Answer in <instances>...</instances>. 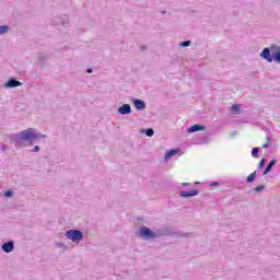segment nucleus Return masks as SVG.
<instances>
[{
    "instance_id": "obj_2",
    "label": "nucleus",
    "mask_w": 280,
    "mask_h": 280,
    "mask_svg": "<svg viewBox=\"0 0 280 280\" xmlns=\"http://www.w3.org/2000/svg\"><path fill=\"white\" fill-rule=\"evenodd\" d=\"M260 58L267 60V62H276V65H280V46L272 44L270 47H265L260 52Z\"/></svg>"
},
{
    "instance_id": "obj_6",
    "label": "nucleus",
    "mask_w": 280,
    "mask_h": 280,
    "mask_svg": "<svg viewBox=\"0 0 280 280\" xmlns=\"http://www.w3.org/2000/svg\"><path fill=\"white\" fill-rule=\"evenodd\" d=\"M16 86H23V83L19 80H16V78H10L4 84L3 88L4 89H16Z\"/></svg>"
},
{
    "instance_id": "obj_7",
    "label": "nucleus",
    "mask_w": 280,
    "mask_h": 280,
    "mask_svg": "<svg viewBox=\"0 0 280 280\" xmlns=\"http://www.w3.org/2000/svg\"><path fill=\"white\" fill-rule=\"evenodd\" d=\"M131 102H132L136 110H145V108H147L145 101H143L141 98H132Z\"/></svg>"
},
{
    "instance_id": "obj_27",
    "label": "nucleus",
    "mask_w": 280,
    "mask_h": 280,
    "mask_svg": "<svg viewBox=\"0 0 280 280\" xmlns=\"http://www.w3.org/2000/svg\"><path fill=\"white\" fill-rule=\"evenodd\" d=\"M220 185V183H218V182H212L211 184H210V187H218Z\"/></svg>"
},
{
    "instance_id": "obj_15",
    "label": "nucleus",
    "mask_w": 280,
    "mask_h": 280,
    "mask_svg": "<svg viewBox=\"0 0 280 280\" xmlns=\"http://www.w3.org/2000/svg\"><path fill=\"white\" fill-rule=\"evenodd\" d=\"M140 135H145V137H154V129L153 128L141 129Z\"/></svg>"
},
{
    "instance_id": "obj_30",
    "label": "nucleus",
    "mask_w": 280,
    "mask_h": 280,
    "mask_svg": "<svg viewBox=\"0 0 280 280\" xmlns=\"http://www.w3.org/2000/svg\"><path fill=\"white\" fill-rule=\"evenodd\" d=\"M57 246H58L59 248H65V243H58Z\"/></svg>"
},
{
    "instance_id": "obj_33",
    "label": "nucleus",
    "mask_w": 280,
    "mask_h": 280,
    "mask_svg": "<svg viewBox=\"0 0 280 280\" xmlns=\"http://www.w3.org/2000/svg\"><path fill=\"white\" fill-rule=\"evenodd\" d=\"M57 25H62V27H67V22H61V24H57Z\"/></svg>"
},
{
    "instance_id": "obj_12",
    "label": "nucleus",
    "mask_w": 280,
    "mask_h": 280,
    "mask_svg": "<svg viewBox=\"0 0 280 280\" xmlns=\"http://www.w3.org/2000/svg\"><path fill=\"white\" fill-rule=\"evenodd\" d=\"M51 59V56L45 55L43 52L37 54L36 60L39 65H45L47 61Z\"/></svg>"
},
{
    "instance_id": "obj_17",
    "label": "nucleus",
    "mask_w": 280,
    "mask_h": 280,
    "mask_svg": "<svg viewBox=\"0 0 280 280\" xmlns=\"http://www.w3.org/2000/svg\"><path fill=\"white\" fill-rule=\"evenodd\" d=\"M10 32V25H0V36Z\"/></svg>"
},
{
    "instance_id": "obj_11",
    "label": "nucleus",
    "mask_w": 280,
    "mask_h": 280,
    "mask_svg": "<svg viewBox=\"0 0 280 280\" xmlns=\"http://www.w3.org/2000/svg\"><path fill=\"white\" fill-rule=\"evenodd\" d=\"M202 130H207V127H206L205 125L195 124V125H192L191 127H189V128L187 129V133H188V135H191V133H194V132H200V131H202Z\"/></svg>"
},
{
    "instance_id": "obj_31",
    "label": "nucleus",
    "mask_w": 280,
    "mask_h": 280,
    "mask_svg": "<svg viewBox=\"0 0 280 280\" xmlns=\"http://www.w3.org/2000/svg\"><path fill=\"white\" fill-rule=\"evenodd\" d=\"M236 135H237V131H233V132L230 133V137L233 138V137H235Z\"/></svg>"
},
{
    "instance_id": "obj_20",
    "label": "nucleus",
    "mask_w": 280,
    "mask_h": 280,
    "mask_svg": "<svg viewBox=\"0 0 280 280\" xmlns=\"http://www.w3.org/2000/svg\"><path fill=\"white\" fill-rule=\"evenodd\" d=\"M261 149L259 147H255V148L252 149V156H253V159H257L259 156V151Z\"/></svg>"
},
{
    "instance_id": "obj_22",
    "label": "nucleus",
    "mask_w": 280,
    "mask_h": 280,
    "mask_svg": "<svg viewBox=\"0 0 280 280\" xmlns=\"http://www.w3.org/2000/svg\"><path fill=\"white\" fill-rule=\"evenodd\" d=\"M264 167H266V159H260L258 170H264Z\"/></svg>"
},
{
    "instance_id": "obj_21",
    "label": "nucleus",
    "mask_w": 280,
    "mask_h": 280,
    "mask_svg": "<svg viewBox=\"0 0 280 280\" xmlns=\"http://www.w3.org/2000/svg\"><path fill=\"white\" fill-rule=\"evenodd\" d=\"M179 47H182L183 49H185V47H191V40L180 42Z\"/></svg>"
},
{
    "instance_id": "obj_18",
    "label": "nucleus",
    "mask_w": 280,
    "mask_h": 280,
    "mask_svg": "<svg viewBox=\"0 0 280 280\" xmlns=\"http://www.w3.org/2000/svg\"><path fill=\"white\" fill-rule=\"evenodd\" d=\"M240 110H242V105H240V104H233V105L231 106V113L237 114V113H240Z\"/></svg>"
},
{
    "instance_id": "obj_25",
    "label": "nucleus",
    "mask_w": 280,
    "mask_h": 280,
    "mask_svg": "<svg viewBox=\"0 0 280 280\" xmlns=\"http://www.w3.org/2000/svg\"><path fill=\"white\" fill-rule=\"evenodd\" d=\"M179 237H186V238H189V237H194V234L192 233H180L178 234Z\"/></svg>"
},
{
    "instance_id": "obj_19",
    "label": "nucleus",
    "mask_w": 280,
    "mask_h": 280,
    "mask_svg": "<svg viewBox=\"0 0 280 280\" xmlns=\"http://www.w3.org/2000/svg\"><path fill=\"white\" fill-rule=\"evenodd\" d=\"M266 190V185H259L257 187H255L254 189H252V191H254V194H261V191Z\"/></svg>"
},
{
    "instance_id": "obj_8",
    "label": "nucleus",
    "mask_w": 280,
    "mask_h": 280,
    "mask_svg": "<svg viewBox=\"0 0 280 280\" xmlns=\"http://www.w3.org/2000/svg\"><path fill=\"white\" fill-rule=\"evenodd\" d=\"M198 194H200V190L198 189L179 191L180 198H194L195 196H198Z\"/></svg>"
},
{
    "instance_id": "obj_16",
    "label": "nucleus",
    "mask_w": 280,
    "mask_h": 280,
    "mask_svg": "<svg viewBox=\"0 0 280 280\" xmlns=\"http://www.w3.org/2000/svg\"><path fill=\"white\" fill-rule=\"evenodd\" d=\"M255 178H257V171H254L246 178V183H255Z\"/></svg>"
},
{
    "instance_id": "obj_9",
    "label": "nucleus",
    "mask_w": 280,
    "mask_h": 280,
    "mask_svg": "<svg viewBox=\"0 0 280 280\" xmlns=\"http://www.w3.org/2000/svg\"><path fill=\"white\" fill-rule=\"evenodd\" d=\"M3 253L10 254L14 250V241L10 240L1 245Z\"/></svg>"
},
{
    "instance_id": "obj_1",
    "label": "nucleus",
    "mask_w": 280,
    "mask_h": 280,
    "mask_svg": "<svg viewBox=\"0 0 280 280\" xmlns=\"http://www.w3.org/2000/svg\"><path fill=\"white\" fill-rule=\"evenodd\" d=\"M42 139H47V135L36 132L34 128H28L19 133H13L9 141L14 143L15 148H24L23 141H28L30 145H34V143H38Z\"/></svg>"
},
{
    "instance_id": "obj_3",
    "label": "nucleus",
    "mask_w": 280,
    "mask_h": 280,
    "mask_svg": "<svg viewBox=\"0 0 280 280\" xmlns=\"http://www.w3.org/2000/svg\"><path fill=\"white\" fill-rule=\"evenodd\" d=\"M137 237H140V240H144L145 242L150 240H156V234L152 229L142 225L138 232H136Z\"/></svg>"
},
{
    "instance_id": "obj_28",
    "label": "nucleus",
    "mask_w": 280,
    "mask_h": 280,
    "mask_svg": "<svg viewBox=\"0 0 280 280\" xmlns=\"http://www.w3.org/2000/svg\"><path fill=\"white\" fill-rule=\"evenodd\" d=\"M5 150H8V145L7 144H2L1 145V152H5Z\"/></svg>"
},
{
    "instance_id": "obj_4",
    "label": "nucleus",
    "mask_w": 280,
    "mask_h": 280,
    "mask_svg": "<svg viewBox=\"0 0 280 280\" xmlns=\"http://www.w3.org/2000/svg\"><path fill=\"white\" fill-rule=\"evenodd\" d=\"M66 237L67 240H70L71 242H75L77 244L82 242L84 240V233L81 230H68L66 231Z\"/></svg>"
},
{
    "instance_id": "obj_26",
    "label": "nucleus",
    "mask_w": 280,
    "mask_h": 280,
    "mask_svg": "<svg viewBox=\"0 0 280 280\" xmlns=\"http://www.w3.org/2000/svg\"><path fill=\"white\" fill-rule=\"evenodd\" d=\"M32 152H40V147L39 145H35L33 148Z\"/></svg>"
},
{
    "instance_id": "obj_35",
    "label": "nucleus",
    "mask_w": 280,
    "mask_h": 280,
    "mask_svg": "<svg viewBox=\"0 0 280 280\" xmlns=\"http://www.w3.org/2000/svg\"><path fill=\"white\" fill-rule=\"evenodd\" d=\"M196 185H200V182H196Z\"/></svg>"
},
{
    "instance_id": "obj_14",
    "label": "nucleus",
    "mask_w": 280,
    "mask_h": 280,
    "mask_svg": "<svg viewBox=\"0 0 280 280\" xmlns=\"http://www.w3.org/2000/svg\"><path fill=\"white\" fill-rule=\"evenodd\" d=\"M180 152V149H171L168 150L164 155V161H168L172 159V156H176Z\"/></svg>"
},
{
    "instance_id": "obj_29",
    "label": "nucleus",
    "mask_w": 280,
    "mask_h": 280,
    "mask_svg": "<svg viewBox=\"0 0 280 280\" xmlns=\"http://www.w3.org/2000/svg\"><path fill=\"white\" fill-rule=\"evenodd\" d=\"M148 49V46H140V51H145Z\"/></svg>"
},
{
    "instance_id": "obj_23",
    "label": "nucleus",
    "mask_w": 280,
    "mask_h": 280,
    "mask_svg": "<svg viewBox=\"0 0 280 280\" xmlns=\"http://www.w3.org/2000/svg\"><path fill=\"white\" fill-rule=\"evenodd\" d=\"M3 196H4V198H12V196H14V191H12V190H5L4 192H3Z\"/></svg>"
},
{
    "instance_id": "obj_5",
    "label": "nucleus",
    "mask_w": 280,
    "mask_h": 280,
    "mask_svg": "<svg viewBox=\"0 0 280 280\" xmlns=\"http://www.w3.org/2000/svg\"><path fill=\"white\" fill-rule=\"evenodd\" d=\"M154 233H155V240L159 237H174V235H176V232H174V230H172L167 225L155 230Z\"/></svg>"
},
{
    "instance_id": "obj_24",
    "label": "nucleus",
    "mask_w": 280,
    "mask_h": 280,
    "mask_svg": "<svg viewBox=\"0 0 280 280\" xmlns=\"http://www.w3.org/2000/svg\"><path fill=\"white\" fill-rule=\"evenodd\" d=\"M270 148V137H267V141L262 144V149L266 150Z\"/></svg>"
},
{
    "instance_id": "obj_34",
    "label": "nucleus",
    "mask_w": 280,
    "mask_h": 280,
    "mask_svg": "<svg viewBox=\"0 0 280 280\" xmlns=\"http://www.w3.org/2000/svg\"><path fill=\"white\" fill-rule=\"evenodd\" d=\"M86 73H93V69L88 68V69H86Z\"/></svg>"
},
{
    "instance_id": "obj_32",
    "label": "nucleus",
    "mask_w": 280,
    "mask_h": 280,
    "mask_svg": "<svg viewBox=\"0 0 280 280\" xmlns=\"http://www.w3.org/2000/svg\"><path fill=\"white\" fill-rule=\"evenodd\" d=\"M182 185H183V187H189V185H191V184L190 183H183Z\"/></svg>"
},
{
    "instance_id": "obj_10",
    "label": "nucleus",
    "mask_w": 280,
    "mask_h": 280,
    "mask_svg": "<svg viewBox=\"0 0 280 280\" xmlns=\"http://www.w3.org/2000/svg\"><path fill=\"white\" fill-rule=\"evenodd\" d=\"M117 113L118 115H130V113H132V107L130 104H122L118 107Z\"/></svg>"
},
{
    "instance_id": "obj_13",
    "label": "nucleus",
    "mask_w": 280,
    "mask_h": 280,
    "mask_svg": "<svg viewBox=\"0 0 280 280\" xmlns=\"http://www.w3.org/2000/svg\"><path fill=\"white\" fill-rule=\"evenodd\" d=\"M275 165H277V161L275 159H272L267 166L265 167L264 172H262V176H266L268 174H270V172H272V167H275Z\"/></svg>"
}]
</instances>
